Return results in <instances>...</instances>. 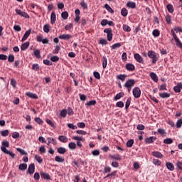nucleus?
I'll return each instance as SVG.
<instances>
[{
  "label": "nucleus",
  "mask_w": 182,
  "mask_h": 182,
  "mask_svg": "<svg viewBox=\"0 0 182 182\" xmlns=\"http://www.w3.org/2000/svg\"><path fill=\"white\" fill-rule=\"evenodd\" d=\"M6 147H9V141H2V146H1V150L3 151V153H5V154H9L12 159H15V154H14L11 151H8L6 149Z\"/></svg>",
  "instance_id": "f257e3e1"
},
{
  "label": "nucleus",
  "mask_w": 182,
  "mask_h": 182,
  "mask_svg": "<svg viewBox=\"0 0 182 182\" xmlns=\"http://www.w3.org/2000/svg\"><path fill=\"white\" fill-rule=\"evenodd\" d=\"M136 85V81L134 79H129L128 80L125 84L124 87L127 89L128 92L130 93L132 92V88Z\"/></svg>",
  "instance_id": "f03ea898"
},
{
  "label": "nucleus",
  "mask_w": 182,
  "mask_h": 182,
  "mask_svg": "<svg viewBox=\"0 0 182 182\" xmlns=\"http://www.w3.org/2000/svg\"><path fill=\"white\" fill-rule=\"evenodd\" d=\"M148 56L149 58H150V59H152L153 65H156L157 60H159V57H157V54H156V52L153 50L148 51Z\"/></svg>",
  "instance_id": "7ed1b4c3"
},
{
  "label": "nucleus",
  "mask_w": 182,
  "mask_h": 182,
  "mask_svg": "<svg viewBox=\"0 0 182 182\" xmlns=\"http://www.w3.org/2000/svg\"><path fill=\"white\" fill-rule=\"evenodd\" d=\"M132 95L135 99H139L141 96V90L139 87H135L132 90Z\"/></svg>",
  "instance_id": "20e7f679"
},
{
  "label": "nucleus",
  "mask_w": 182,
  "mask_h": 182,
  "mask_svg": "<svg viewBox=\"0 0 182 182\" xmlns=\"http://www.w3.org/2000/svg\"><path fill=\"white\" fill-rule=\"evenodd\" d=\"M104 33L107 34V41H109V42H112V39H113V31L112 30V28H105L104 30Z\"/></svg>",
  "instance_id": "39448f33"
},
{
  "label": "nucleus",
  "mask_w": 182,
  "mask_h": 182,
  "mask_svg": "<svg viewBox=\"0 0 182 182\" xmlns=\"http://www.w3.org/2000/svg\"><path fill=\"white\" fill-rule=\"evenodd\" d=\"M73 140L77 141V147L82 148L83 147V144H82V141H85V138H82V136H73Z\"/></svg>",
  "instance_id": "423d86ee"
},
{
  "label": "nucleus",
  "mask_w": 182,
  "mask_h": 182,
  "mask_svg": "<svg viewBox=\"0 0 182 182\" xmlns=\"http://www.w3.org/2000/svg\"><path fill=\"white\" fill-rule=\"evenodd\" d=\"M15 11L17 15H20V16H22L23 18H26L29 19L30 16H29V14H28V13L18 9H16Z\"/></svg>",
  "instance_id": "0eeeda50"
},
{
  "label": "nucleus",
  "mask_w": 182,
  "mask_h": 182,
  "mask_svg": "<svg viewBox=\"0 0 182 182\" xmlns=\"http://www.w3.org/2000/svg\"><path fill=\"white\" fill-rule=\"evenodd\" d=\"M134 58L135 60H136V62H138V63H144V60H143V57H141V55H140V54L135 53L134 55Z\"/></svg>",
  "instance_id": "6e6552de"
},
{
  "label": "nucleus",
  "mask_w": 182,
  "mask_h": 182,
  "mask_svg": "<svg viewBox=\"0 0 182 182\" xmlns=\"http://www.w3.org/2000/svg\"><path fill=\"white\" fill-rule=\"evenodd\" d=\"M40 175L41 178H44L45 180H51L50 175L46 172L41 171Z\"/></svg>",
  "instance_id": "1a4fd4ad"
},
{
  "label": "nucleus",
  "mask_w": 182,
  "mask_h": 182,
  "mask_svg": "<svg viewBox=\"0 0 182 182\" xmlns=\"http://www.w3.org/2000/svg\"><path fill=\"white\" fill-rule=\"evenodd\" d=\"M156 140H157V137H156V136H150L149 138H146L145 139V142L147 144H150L151 143H154V141H156Z\"/></svg>",
  "instance_id": "9d476101"
},
{
  "label": "nucleus",
  "mask_w": 182,
  "mask_h": 182,
  "mask_svg": "<svg viewBox=\"0 0 182 182\" xmlns=\"http://www.w3.org/2000/svg\"><path fill=\"white\" fill-rule=\"evenodd\" d=\"M27 173L28 174H33V173H35V164H31L28 166V169L27 171Z\"/></svg>",
  "instance_id": "9b49d317"
},
{
  "label": "nucleus",
  "mask_w": 182,
  "mask_h": 182,
  "mask_svg": "<svg viewBox=\"0 0 182 182\" xmlns=\"http://www.w3.org/2000/svg\"><path fill=\"white\" fill-rule=\"evenodd\" d=\"M152 156H154V157H156V159H163V157H164V156L163 155V154H161V152L156 151L152 152Z\"/></svg>",
  "instance_id": "f8f14e48"
},
{
  "label": "nucleus",
  "mask_w": 182,
  "mask_h": 182,
  "mask_svg": "<svg viewBox=\"0 0 182 182\" xmlns=\"http://www.w3.org/2000/svg\"><path fill=\"white\" fill-rule=\"evenodd\" d=\"M125 68H126L127 70H129V72H133V70H134V69H136V67H134V65H133L132 63L126 64Z\"/></svg>",
  "instance_id": "ddd939ff"
},
{
  "label": "nucleus",
  "mask_w": 182,
  "mask_h": 182,
  "mask_svg": "<svg viewBox=\"0 0 182 182\" xmlns=\"http://www.w3.org/2000/svg\"><path fill=\"white\" fill-rule=\"evenodd\" d=\"M72 38L70 34H62L59 36V39H63L64 41H69Z\"/></svg>",
  "instance_id": "4468645a"
},
{
  "label": "nucleus",
  "mask_w": 182,
  "mask_h": 182,
  "mask_svg": "<svg viewBox=\"0 0 182 182\" xmlns=\"http://www.w3.org/2000/svg\"><path fill=\"white\" fill-rule=\"evenodd\" d=\"M149 76L151 79H152V80H154V82H155L156 83L159 82V77L157 76V74H156L155 73H151L149 74Z\"/></svg>",
  "instance_id": "2eb2a0df"
},
{
  "label": "nucleus",
  "mask_w": 182,
  "mask_h": 182,
  "mask_svg": "<svg viewBox=\"0 0 182 182\" xmlns=\"http://www.w3.org/2000/svg\"><path fill=\"white\" fill-rule=\"evenodd\" d=\"M31 29L26 31V33H24L23 38L21 39V42H25V41H26V39H28V38H29V36L31 35Z\"/></svg>",
  "instance_id": "dca6fc26"
},
{
  "label": "nucleus",
  "mask_w": 182,
  "mask_h": 182,
  "mask_svg": "<svg viewBox=\"0 0 182 182\" xmlns=\"http://www.w3.org/2000/svg\"><path fill=\"white\" fill-rule=\"evenodd\" d=\"M56 22V13L53 11L50 15V23L53 25Z\"/></svg>",
  "instance_id": "f3484780"
},
{
  "label": "nucleus",
  "mask_w": 182,
  "mask_h": 182,
  "mask_svg": "<svg viewBox=\"0 0 182 182\" xmlns=\"http://www.w3.org/2000/svg\"><path fill=\"white\" fill-rule=\"evenodd\" d=\"M166 166L170 171H174V165L171 162H166Z\"/></svg>",
  "instance_id": "a211bd4d"
},
{
  "label": "nucleus",
  "mask_w": 182,
  "mask_h": 182,
  "mask_svg": "<svg viewBox=\"0 0 182 182\" xmlns=\"http://www.w3.org/2000/svg\"><path fill=\"white\" fill-rule=\"evenodd\" d=\"M116 174H117V171H114V172H112L111 173H108L106 176L105 178H113L116 177Z\"/></svg>",
  "instance_id": "6ab92c4d"
},
{
  "label": "nucleus",
  "mask_w": 182,
  "mask_h": 182,
  "mask_svg": "<svg viewBox=\"0 0 182 182\" xmlns=\"http://www.w3.org/2000/svg\"><path fill=\"white\" fill-rule=\"evenodd\" d=\"M126 77H127V75L126 74H120L117 75V79L122 80V82H124V80H126Z\"/></svg>",
  "instance_id": "aec40b11"
},
{
  "label": "nucleus",
  "mask_w": 182,
  "mask_h": 182,
  "mask_svg": "<svg viewBox=\"0 0 182 182\" xmlns=\"http://www.w3.org/2000/svg\"><path fill=\"white\" fill-rule=\"evenodd\" d=\"M124 97V92H119L114 97V100H120V99H122V97Z\"/></svg>",
  "instance_id": "412c9836"
},
{
  "label": "nucleus",
  "mask_w": 182,
  "mask_h": 182,
  "mask_svg": "<svg viewBox=\"0 0 182 182\" xmlns=\"http://www.w3.org/2000/svg\"><path fill=\"white\" fill-rule=\"evenodd\" d=\"M55 160L57 163H65V158L62 156H56Z\"/></svg>",
  "instance_id": "4be33fe9"
},
{
  "label": "nucleus",
  "mask_w": 182,
  "mask_h": 182,
  "mask_svg": "<svg viewBox=\"0 0 182 182\" xmlns=\"http://www.w3.org/2000/svg\"><path fill=\"white\" fill-rule=\"evenodd\" d=\"M159 96L160 97H161V99H168V97H170V93L168 92L160 93Z\"/></svg>",
  "instance_id": "5701e85b"
},
{
  "label": "nucleus",
  "mask_w": 182,
  "mask_h": 182,
  "mask_svg": "<svg viewBox=\"0 0 182 182\" xmlns=\"http://www.w3.org/2000/svg\"><path fill=\"white\" fill-rule=\"evenodd\" d=\"M43 31H44L46 33H49V32L50 31V26L49 24L44 25Z\"/></svg>",
  "instance_id": "b1692460"
},
{
  "label": "nucleus",
  "mask_w": 182,
  "mask_h": 182,
  "mask_svg": "<svg viewBox=\"0 0 182 182\" xmlns=\"http://www.w3.org/2000/svg\"><path fill=\"white\" fill-rule=\"evenodd\" d=\"M57 151H58V153H59V154H65V153H66V148L60 146L57 149Z\"/></svg>",
  "instance_id": "393cba45"
},
{
  "label": "nucleus",
  "mask_w": 182,
  "mask_h": 182,
  "mask_svg": "<svg viewBox=\"0 0 182 182\" xmlns=\"http://www.w3.org/2000/svg\"><path fill=\"white\" fill-rule=\"evenodd\" d=\"M58 140L62 143H68V137L65 136L61 135L58 137Z\"/></svg>",
  "instance_id": "a878e982"
},
{
  "label": "nucleus",
  "mask_w": 182,
  "mask_h": 182,
  "mask_svg": "<svg viewBox=\"0 0 182 182\" xmlns=\"http://www.w3.org/2000/svg\"><path fill=\"white\" fill-rule=\"evenodd\" d=\"M127 6L128 8H131L132 9H134L136 8V3L135 2H133V1H129L127 4Z\"/></svg>",
  "instance_id": "bb28decb"
},
{
  "label": "nucleus",
  "mask_w": 182,
  "mask_h": 182,
  "mask_svg": "<svg viewBox=\"0 0 182 182\" xmlns=\"http://www.w3.org/2000/svg\"><path fill=\"white\" fill-rule=\"evenodd\" d=\"M68 147L70 149V150H75L76 147H77V145L75 142H70L68 144Z\"/></svg>",
  "instance_id": "cd10ccee"
},
{
  "label": "nucleus",
  "mask_w": 182,
  "mask_h": 182,
  "mask_svg": "<svg viewBox=\"0 0 182 182\" xmlns=\"http://www.w3.org/2000/svg\"><path fill=\"white\" fill-rule=\"evenodd\" d=\"M18 168L22 171H25L28 168V164H21L18 166Z\"/></svg>",
  "instance_id": "c85d7f7f"
},
{
  "label": "nucleus",
  "mask_w": 182,
  "mask_h": 182,
  "mask_svg": "<svg viewBox=\"0 0 182 182\" xmlns=\"http://www.w3.org/2000/svg\"><path fill=\"white\" fill-rule=\"evenodd\" d=\"M26 96L31 97V99H38V95L32 92H26Z\"/></svg>",
  "instance_id": "c756f323"
},
{
  "label": "nucleus",
  "mask_w": 182,
  "mask_h": 182,
  "mask_svg": "<svg viewBox=\"0 0 182 182\" xmlns=\"http://www.w3.org/2000/svg\"><path fill=\"white\" fill-rule=\"evenodd\" d=\"M28 48H29V42H26L23 44H22L21 49V50H26V49Z\"/></svg>",
  "instance_id": "7c9ffc66"
},
{
  "label": "nucleus",
  "mask_w": 182,
  "mask_h": 182,
  "mask_svg": "<svg viewBox=\"0 0 182 182\" xmlns=\"http://www.w3.org/2000/svg\"><path fill=\"white\" fill-rule=\"evenodd\" d=\"M111 159H113V160H117L118 161H120L122 160V156L119 154L112 155Z\"/></svg>",
  "instance_id": "2f4dec72"
},
{
  "label": "nucleus",
  "mask_w": 182,
  "mask_h": 182,
  "mask_svg": "<svg viewBox=\"0 0 182 182\" xmlns=\"http://www.w3.org/2000/svg\"><path fill=\"white\" fill-rule=\"evenodd\" d=\"M61 17L63 18V19L66 21V19H68V18H69V13H68V11H63L61 14Z\"/></svg>",
  "instance_id": "473e14b6"
},
{
  "label": "nucleus",
  "mask_w": 182,
  "mask_h": 182,
  "mask_svg": "<svg viewBox=\"0 0 182 182\" xmlns=\"http://www.w3.org/2000/svg\"><path fill=\"white\" fill-rule=\"evenodd\" d=\"M35 160H36V161H38V163H39V164H41V163L43 162V159L39 155H36L35 156Z\"/></svg>",
  "instance_id": "72a5a7b5"
},
{
  "label": "nucleus",
  "mask_w": 182,
  "mask_h": 182,
  "mask_svg": "<svg viewBox=\"0 0 182 182\" xmlns=\"http://www.w3.org/2000/svg\"><path fill=\"white\" fill-rule=\"evenodd\" d=\"M106 66H107V58L103 57L102 58V68L106 69Z\"/></svg>",
  "instance_id": "f704fd0d"
},
{
  "label": "nucleus",
  "mask_w": 182,
  "mask_h": 182,
  "mask_svg": "<svg viewBox=\"0 0 182 182\" xmlns=\"http://www.w3.org/2000/svg\"><path fill=\"white\" fill-rule=\"evenodd\" d=\"M122 29L123 31H124V32H130V31H132V28H130V26L124 24L122 26Z\"/></svg>",
  "instance_id": "c9c22d12"
},
{
  "label": "nucleus",
  "mask_w": 182,
  "mask_h": 182,
  "mask_svg": "<svg viewBox=\"0 0 182 182\" xmlns=\"http://www.w3.org/2000/svg\"><path fill=\"white\" fill-rule=\"evenodd\" d=\"M153 36H155V38H159L160 36V31L158 29H155L152 32Z\"/></svg>",
  "instance_id": "e433bc0d"
},
{
  "label": "nucleus",
  "mask_w": 182,
  "mask_h": 182,
  "mask_svg": "<svg viewBox=\"0 0 182 182\" xmlns=\"http://www.w3.org/2000/svg\"><path fill=\"white\" fill-rule=\"evenodd\" d=\"M132 103V98L129 97L127 99L126 104H125V109L127 110L129 107H130V104Z\"/></svg>",
  "instance_id": "4c0bfd02"
},
{
  "label": "nucleus",
  "mask_w": 182,
  "mask_h": 182,
  "mask_svg": "<svg viewBox=\"0 0 182 182\" xmlns=\"http://www.w3.org/2000/svg\"><path fill=\"white\" fill-rule=\"evenodd\" d=\"M166 8L168 9V11L170 12V14H173L174 12V7L171 4H168L166 6Z\"/></svg>",
  "instance_id": "58836bf2"
},
{
  "label": "nucleus",
  "mask_w": 182,
  "mask_h": 182,
  "mask_svg": "<svg viewBox=\"0 0 182 182\" xmlns=\"http://www.w3.org/2000/svg\"><path fill=\"white\" fill-rule=\"evenodd\" d=\"M164 144H172L173 143V139L171 138H167L164 140Z\"/></svg>",
  "instance_id": "ea45409f"
},
{
  "label": "nucleus",
  "mask_w": 182,
  "mask_h": 182,
  "mask_svg": "<svg viewBox=\"0 0 182 182\" xmlns=\"http://www.w3.org/2000/svg\"><path fill=\"white\" fill-rule=\"evenodd\" d=\"M133 144H134V139H129L127 142V147H133Z\"/></svg>",
  "instance_id": "a19ab883"
},
{
  "label": "nucleus",
  "mask_w": 182,
  "mask_h": 182,
  "mask_svg": "<svg viewBox=\"0 0 182 182\" xmlns=\"http://www.w3.org/2000/svg\"><path fill=\"white\" fill-rule=\"evenodd\" d=\"M152 163L155 166H161V161L160 160H159V159H154L152 160Z\"/></svg>",
  "instance_id": "79ce46f5"
},
{
  "label": "nucleus",
  "mask_w": 182,
  "mask_h": 182,
  "mask_svg": "<svg viewBox=\"0 0 182 182\" xmlns=\"http://www.w3.org/2000/svg\"><path fill=\"white\" fill-rule=\"evenodd\" d=\"M171 35H172V36H173V38L175 42H176L177 41L179 40V39H178V37H177V34H176V32H174V30L172 29V30L171 31Z\"/></svg>",
  "instance_id": "37998d69"
},
{
  "label": "nucleus",
  "mask_w": 182,
  "mask_h": 182,
  "mask_svg": "<svg viewBox=\"0 0 182 182\" xmlns=\"http://www.w3.org/2000/svg\"><path fill=\"white\" fill-rule=\"evenodd\" d=\"M96 103V100H90L85 104V106H95Z\"/></svg>",
  "instance_id": "c03bdc74"
},
{
  "label": "nucleus",
  "mask_w": 182,
  "mask_h": 182,
  "mask_svg": "<svg viewBox=\"0 0 182 182\" xmlns=\"http://www.w3.org/2000/svg\"><path fill=\"white\" fill-rule=\"evenodd\" d=\"M105 8L107 9V11H108V12H110L111 14H113L114 12V11H113V9H112V7H110L109 4H105Z\"/></svg>",
  "instance_id": "a18cd8bd"
},
{
  "label": "nucleus",
  "mask_w": 182,
  "mask_h": 182,
  "mask_svg": "<svg viewBox=\"0 0 182 182\" xmlns=\"http://www.w3.org/2000/svg\"><path fill=\"white\" fill-rule=\"evenodd\" d=\"M122 46V43H117L111 46L112 49H117Z\"/></svg>",
  "instance_id": "49530a36"
},
{
  "label": "nucleus",
  "mask_w": 182,
  "mask_h": 182,
  "mask_svg": "<svg viewBox=\"0 0 182 182\" xmlns=\"http://www.w3.org/2000/svg\"><path fill=\"white\" fill-rule=\"evenodd\" d=\"M39 64H33L32 65V70H36V72H39Z\"/></svg>",
  "instance_id": "de8ad7c7"
},
{
  "label": "nucleus",
  "mask_w": 182,
  "mask_h": 182,
  "mask_svg": "<svg viewBox=\"0 0 182 182\" xmlns=\"http://www.w3.org/2000/svg\"><path fill=\"white\" fill-rule=\"evenodd\" d=\"M121 14H122V16H127L129 11H127V9H126L125 8H123L121 10Z\"/></svg>",
  "instance_id": "09e8293b"
},
{
  "label": "nucleus",
  "mask_w": 182,
  "mask_h": 182,
  "mask_svg": "<svg viewBox=\"0 0 182 182\" xmlns=\"http://www.w3.org/2000/svg\"><path fill=\"white\" fill-rule=\"evenodd\" d=\"M34 55L37 58V59H41V50H34Z\"/></svg>",
  "instance_id": "8fccbe9b"
},
{
  "label": "nucleus",
  "mask_w": 182,
  "mask_h": 182,
  "mask_svg": "<svg viewBox=\"0 0 182 182\" xmlns=\"http://www.w3.org/2000/svg\"><path fill=\"white\" fill-rule=\"evenodd\" d=\"M67 126L69 129H72V130H76L77 129V127L72 123L68 124Z\"/></svg>",
  "instance_id": "3c124183"
},
{
  "label": "nucleus",
  "mask_w": 182,
  "mask_h": 182,
  "mask_svg": "<svg viewBox=\"0 0 182 182\" xmlns=\"http://www.w3.org/2000/svg\"><path fill=\"white\" fill-rule=\"evenodd\" d=\"M1 136H3V137H6V136L9 135V131L8 129L2 131L1 132Z\"/></svg>",
  "instance_id": "603ef678"
},
{
  "label": "nucleus",
  "mask_w": 182,
  "mask_h": 182,
  "mask_svg": "<svg viewBox=\"0 0 182 182\" xmlns=\"http://www.w3.org/2000/svg\"><path fill=\"white\" fill-rule=\"evenodd\" d=\"M116 106L117 107L122 108L124 107V103L122 101H119L116 103Z\"/></svg>",
  "instance_id": "864d4df0"
},
{
  "label": "nucleus",
  "mask_w": 182,
  "mask_h": 182,
  "mask_svg": "<svg viewBox=\"0 0 182 182\" xmlns=\"http://www.w3.org/2000/svg\"><path fill=\"white\" fill-rule=\"evenodd\" d=\"M59 50H60V47L59 46H57L53 50V53L54 55H58V53H59Z\"/></svg>",
  "instance_id": "5fc2aeb1"
},
{
  "label": "nucleus",
  "mask_w": 182,
  "mask_h": 182,
  "mask_svg": "<svg viewBox=\"0 0 182 182\" xmlns=\"http://www.w3.org/2000/svg\"><path fill=\"white\" fill-rule=\"evenodd\" d=\"M50 61L51 62H58V61H59V56L53 55V57L50 58Z\"/></svg>",
  "instance_id": "6e6d98bb"
},
{
  "label": "nucleus",
  "mask_w": 182,
  "mask_h": 182,
  "mask_svg": "<svg viewBox=\"0 0 182 182\" xmlns=\"http://www.w3.org/2000/svg\"><path fill=\"white\" fill-rule=\"evenodd\" d=\"M68 114V110L67 109H63L61 112H60V116L61 117H66Z\"/></svg>",
  "instance_id": "4d7b16f0"
},
{
  "label": "nucleus",
  "mask_w": 182,
  "mask_h": 182,
  "mask_svg": "<svg viewBox=\"0 0 182 182\" xmlns=\"http://www.w3.org/2000/svg\"><path fill=\"white\" fill-rule=\"evenodd\" d=\"M34 120L38 123V124H43V120H42V119L40 117H36Z\"/></svg>",
  "instance_id": "13d9d810"
},
{
  "label": "nucleus",
  "mask_w": 182,
  "mask_h": 182,
  "mask_svg": "<svg viewBox=\"0 0 182 182\" xmlns=\"http://www.w3.org/2000/svg\"><path fill=\"white\" fill-rule=\"evenodd\" d=\"M48 144H50V143H53V144H54V145L56 144V140H55V139L48 137Z\"/></svg>",
  "instance_id": "bf43d9fd"
},
{
  "label": "nucleus",
  "mask_w": 182,
  "mask_h": 182,
  "mask_svg": "<svg viewBox=\"0 0 182 182\" xmlns=\"http://www.w3.org/2000/svg\"><path fill=\"white\" fill-rule=\"evenodd\" d=\"M72 28H73V24H72V23H68L65 26V31H70V29H72Z\"/></svg>",
  "instance_id": "052dcab7"
},
{
  "label": "nucleus",
  "mask_w": 182,
  "mask_h": 182,
  "mask_svg": "<svg viewBox=\"0 0 182 182\" xmlns=\"http://www.w3.org/2000/svg\"><path fill=\"white\" fill-rule=\"evenodd\" d=\"M9 62L12 63V62L15 61V56L14 55H9L8 58Z\"/></svg>",
  "instance_id": "680f3d73"
},
{
  "label": "nucleus",
  "mask_w": 182,
  "mask_h": 182,
  "mask_svg": "<svg viewBox=\"0 0 182 182\" xmlns=\"http://www.w3.org/2000/svg\"><path fill=\"white\" fill-rule=\"evenodd\" d=\"M166 21L167 22V23H168V25H171V16L167 15L166 16Z\"/></svg>",
  "instance_id": "e2e57ef3"
},
{
  "label": "nucleus",
  "mask_w": 182,
  "mask_h": 182,
  "mask_svg": "<svg viewBox=\"0 0 182 182\" xmlns=\"http://www.w3.org/2000/svg\"><path fill=\"white\" fill-rule=\"evenodd\" d=\"M99 44L100 45H107V40L105 39V38H102L101 40H100Z\"/></svg>",
  "instance_id": "0e129e2a"
},
{
  "label": "nucleus",
  "mask_w": 182,
  "mask_h": 182,
  "mask_svg": "<svg viewBox=\"0 0 182 182\" xmlns=\"http://www.w3.org/2000/svg\"><path fill=\"white\" fill-rule=\"evenodd\" d=\"M181 126H182V117L180 119H178L176 122V127H178V129H180Z\"/></svg>",
  "instance_id": "69168bd1"
},
{
  "label": "nucleus",
  "mask_w": 182,
  "mask_h": 182,
  "mask_svg": "<svg viewBox=\"0 0 182 182\" xmlns=\"http://www.w3.org/2000/svg\"><path fill=\"white\" fill-rule=\"evenodd\" d=\"M80 6H82V8H83V9H87V4L85 1L80 2Z\"/></svg>",
  "instance_id": "338daca9"
},
{
  "label": "nucleus",
  "mask_w": 182,
  "mask_h": 182,
  "mask_svg": "<svg viewBox=\"0 0 182 182\" xmlns=\"http://www.w3.org/2000/svg\"><path fill=\"white\" fill-rule=\"evenodd\" d=\"M176 167L178 170H182V163H181V161H178L176 163Z\"/></svg>",
  "instance_id": "774afa93"
}]
</instances>
